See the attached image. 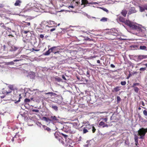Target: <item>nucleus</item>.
<instances>
[{"label": "nucleus", "instance_id": "obj_1", "mask_svg": "<svg viewBox=\"0 0 147 147\" xmlns=\"http://www.w3.org/2000/svg\"><path fill=\"white\" fill-rule=\"evenodd\" d=\"M119 34L117 30L113 29L111 30L108 32V34L107 36V38L109 40H114L118 36Z\"/></svg>", "mask_w": 147, "mask_h": 147}, {"label": "nucleus", "instance_id": "obj_2", "mask_svg": "<svg viewBox=\"0 0 147 147\" xmlns=\"http://www.w3.org/2000/svg\"><path fill=\"white\" fill-rule=\"evenodd\" d=\"M125 24L128 26L131 29L134 30H136L138 31H140L141 30V28L136 25L134 23L129 20H127Z\"/></svg>", "mask_w": 147, "mask_h": 147}, {"label": "nucleus", "instance_id": "obj_3", "mask_svg": "<svg viewBox=\"0 0 147 147\" xmlns=\"http://www.w3.org/2000/svg\"><path fill=\"white\" fill-rule=\"evenodd\" d=\"M125 24L128 26L131 29L134 30H136L138 31H140L141 30V28L136 25L134 23L129 20H127Z\"/></svg>", "mask_w": 147, "mask_h": 147}, {"label": "nucleus", "instance_id": "obj_4", "mask_svg": "<svg viewBox=\"0 0 147 147\" xmlns=\"http://www.w3.org/2000/svg\"><path fill=\"white\" fill-rule=\"evenodd\" d=\"M147 132V128L142 127L140 128L138 131V135L140 136L138 138L140 139H144L145 138V135Z\"/></svg>", "mask_w": 147, "mask_h": 147}, {"label": "nucleus", "instance_id": "obj_5", "mask_svg": "<svg viewBox=\"0 0 147 147\" xmlns=\"http://www.w3.org/2000/svg\"><path fill=\"white\" fill-rule=\"evenodd\" d=\"M139 85L141 86V85L140 83H134L133 84L132 86H131L133 88L134 91L136 93H138V92L139 89L138 87H136V86Z\"/></svg>", "mask_w": 147, "mask_h": 147}, {"label": "nucleus", "instance_id": "obj_6", "mask_svg": "<svg viewBox=\"0 0 147 147\" xmlns=\"http://www.w3.org/2000/svg\"><path fill=\"white\" fill-rule=\"evenodd\" d=\"M51 52H53L54 54H55L57 53H59V51L60 50L57 48L56 47H53L50 48Z\"/></svg>", "mask_w": 147, "mask_h": 147}, {"label": "nucleus", "instance_id": "obj_7", "mask_svg": "<svg viewBox=\"0 0 147 147\" xmlns=\"http://www.w3.org/2000/svg\"><path fill=\"white\" fill-rule=\"evenodd\" d=\"M48 23L51 25L50 27H56L57 26V23H55L54 21L50 20L48 22Z\"/></svg>", "mask_w": 147, "mask_h": 147}, {"label": "nucleus", "instance_id": "obj_8", "mask_svg": "<svg viewBox=\"0 0 147 147\" xmlns=\"http://www.w3.org/2000/svg\"><path fill=\"white\" fill-rule=\"evenodd\" d=\"M76 129L73 126L71 129H70L68 131L70 134H73L76 133Z\"/></svg>", "mask_w": 147, "mask_h": 147}, {"label": "nucleus", "instance_id": "obj_9", "mask_svg": "<svg viewBox=\"0 0 147 147\" xmlns=\"http://www.w3.org/2000/svg\"><path fill=\"white\" fill-rule=\"evenodd\" d=\"M136 12V11L135 10V8L134 7H131L129 10L128 14L129 15L131 14L135 13Z\"/></svg>", "mask_w": 147, "mask_h": 147}, {"label": "nucleus", "instance_id": "obj_10", "mask_svg": "<svg viewBox=\"0 0 147 147\" xmlns=\"http://www.w3.org/2000/svg\"><path fill=\"white\" fill-rule=\"evenodd\" d=\"M118 18L120 22L122 23H124L125 24L127 20H125V18H124L122 16H120L118 17Z\"/></svg>", "mask_w": 147, "mask_h": 147}, {"label": "nucleus", "instance_id": "obj_11", "mask_svg": "<svg viewBox=\"0 0 147 147\" xmlns=\"http://www.w3.org/2000/svg\"><path fill=\"white\" fill-rule=\"evenodd\" d=\"M22 3V1L21 0H16L15 3L14 5L15 6H21V4Z\"/></svg>", "mask_w": 147, "mask_h": 147}, {"label": "nucleus", "instance_id": "obj_12", "mask_svg": "<svg viewBox=\"0 0 147 147\" xmlns=\"http://www.w3.org/2000/svg\"><path fill=\"white\" fill-rule=\"evenodd\" d=\"M93 3H88V1L87 0H82V3L81 5H87L88 4H91Z\"/></svg>", "mask_w": 147, "mask_h": 147}, {"label": "nucleus", "instance_id": "obj_13", "mask_svg": "<svg viewBox=\"0 0 147 147\" xmlns=\"http://www.w3.org/2000/svg\"><path fill=\"white\" fill-rule=\"evenodd\" d=\"M138 137L137 136H136V135H135V137H134V140L135 141V145L136 146H135V147H139L138 146Z\"/></svg>", "mask_w": 147, "mask_h": 147}, {"label": "nucleus", "instance_id": "obj_14", "mask_svg": "<svg viewBox=\"0 0 147 147\" xmlns=\"http://www.w3.org/2000/svg\"><path fill=\"white\" fill-rule=\"evenodd\" d=\"M146 58H147V55H139L138 57V59L140 60Z\"/></svg>", "mask_w": 147, "mask_h": 147}, {"label": "nucleus", "instance_id": "obj_15", "mask_svg": "<svg viewBox=\"0 0 147 147\" xmlns=\"http://www.w3.org/2000/svg\"><path fill=\"white\" fill-rule=\"evenodd\" d=\"M50 121L54 122L58 120V119L55 116H51L50 117Z\"/></svg>", "mask_w": 147, "mask_h": 147}, {"label": "nucleus", "instance_id": "obj_16", "mask_svg": "<svg viewBox=\"0 0 147 147\" xmlns=\"http://www.w3.org/2000/svg\"><path fill=\"white\" fill-rule=\"evenodd\" d=\"M18 48L14 46H12L10 47V51H15L17 50L18 49Z\"/></svg>", "mask_w": 147, "mask_h": 147}, {"label": "nucleus", "instance_id": "obj_17", "mask_svg": "<svg viewBox=\"0 0 147 147\" xmlns=\"http://www.w3.org/2000/svg\"><path fill=\"white\" fill-rule=\"evenodd\" d=\"M121 14L124 17L126 16L127 11L125 9H123L121 13Z\"/></svg>", "mask_w": 147, "mask_h": 147}, {"label": "nucleus", "instance_id": "obj_18", "mask_svg": "<svg viewBox=\"0 0 147 147\" xmlns=\"http://www.w3.org/2000/svg\"><path fill=\"white\" fill-rule=\"evenodd\" d=\"M120 87L119 86H117L112 90V92H117L120 90Z\"/></svg>", "mask_w": 147, "mask_h": 147}, {"label": "nucleus", "instance_id": "obj_19", "mask_svg": "<svg viewBox=\"0 0 147 147\" xmlns=\"http://www.w3.org/2000/svg\"><path fill=\"white\" fill-rule=\"evenodd\" d=\"M50 107L56 111L58 110V107L56 106L53 105H50Z\"/></svg>", "mask_w": 147, "mask_h": 147}, {"label": "nucleus", "instance_id": "obj_20", "mask_svg": "<svg viewBox=\"0 0 147 147\" xmlns=\"http://www.w3.org/2000/svg\"><path fill=\"white\" fill-rule=\"evenodd\" d=\"M138 7L140 9V11L141 12L144 11L145 10L144 5L143 7H142L140 6H139Z\"/></svg>", "mask_w": 147, "mask_h": 147}, {"label": "nucleus", "instance_id": "obj_21", "mask_svg": "<svg viewBox=\"0 0 147 147\" xmlns=\"http://www.w3.org/2000/svg\"><path fill=\"white\" fill-rule=\"evenodd\" d=\"M87 125H86V127H84L83 128V132L84 134H86L88 132V130L87 129L88 128V127H87Z\"/></svg>", "mask_w": 147, "mask_h": 147}, {"label": "nucleus", "instance_id": "obj_22", "mask_svg": "<svg viewBox=\"0 0 147 147\" xmlns=\"http://www.w3.org/2000/svg\"><path fill=\"white\" fill-rule=\"evenodd\" d=\"M58 140L60 142H61L63 144H64V142L63 141V138L61 136L59 137L58 139Z\"/></svg>", "mask_w": 147, "mask_h": 147}, {"label": "nucleus", "instance_id": "obj_23", "mask_svg": "<svg viewBox=\"0 0 147 147\" xmlns=\"http://www.w3.org/2000/svg\"><path fill=\"white\" fill-rule=\"evenodd\" d=\"M130 48L133 50L136 49L138 48V46L136 45H131L130 46Z\"/></svg>", "mask_w": 147, "mask_h": 147}, {"label": "nucleus", "instance_id": "obj_24", "mask_svg": "<svg viewBox=\"0 0 147 147\" xmlns=\"http://www.w3.org/2000/svg\"><path fill=\"white\" fill-rule=\"evenodd\" d=\"M147 48V47L145 46H140V49L141 50H145Z\"/></svg>", "mask_w": 147, "mask_h": 147}, {"label": "nucleus", "instance_id": "obj_25", "mask_svg": "<svg viewBox=\"0 0 147 147\" xmlns=\"http://www.w3.org/2000/svg\"><path fill=\"white\" fill-rule=\"evenodd\" d=\"M50 49H49L45 53L44 55H49L50 54V53L51 52V51H50Z\"/></svg>", "mask_w": 147, "mask_h": 147}, {"label": "nucleus", "instance_id": "obj_26", "mask_svg": "<svg viewBox=\"0 0 147 147\" xmlns=\"http://www.w3.org/2000/svg\"><path fill=\"white\" fill-rule=\"evenodd\" d=\"M108 18H107L103 17L100 20V21L102 22H105L107 21Z\"/></svg>", "mask_w": 147, "mask_h": 147}, {"label": "nucleus", "instance_id": "obj_27", "mask_svg": "<svg viewBox=\"0 0 147 147\" xmlns=\"http://www.w3.org/2000/svg\"><path fill=\"white\" fill-rule=\"evenodd\" d=\"M55 81L58 82H60L62 81V80L59 77H57L55 78Z\"/></svg>", "mask_w": 147, "mask_h": 147}, {"label": "nucleus", "instance_id": "obj_28", "mask_svg": "<svg viewBox=\"0 0 147 147\" xmlns=\"http://www.w3.org/2000/svg\"><path fill=\"white\" fill-rule=\"evenodd\" d=\"M55 94L52 92H48L47 93H45V94L46 95L49 94L51 96H52L54 95Z\"/></svg>", "mask_w": 147, "mask_h": 147}, {"label": "nucleus", "instance_id": "obj_29", "mask_svg": "<svg viewBox=\"0 0 147 147\" xmlns=\"http://www.w3.org/2000/svg\"><path fill=\"white\" fill-rule=\"evenodd\" d=\"M43 119L46 121L47 122H48L49 121H50V119H49V118H47L46 117H43Z\"/></svg>", "mask_w": 147, "mask_h": 147}, {"label": "nucleus", "instance_id": "obj_30", "mask_svg": "<svg viewBox=\"0 0 147 147\" xmlns=\"http://www.w3.org/2000/svg\"><path fill=\"white\" fill-rule=\"evenodd\" d=\"M30 101V100L29 99L26 98L24 100V102L26 104L27 103L29 102Z\"/></svg>", "mask_w": 147, "mask_h": 147}, {"label": "nucleus", "instance_id": "obj_31", "mask_svg": "<svg viewBox=\"0 0 147 147\" xmlns=\"http://www.w3.org/2000/svg\"><path fill=\"white\" fill-rule=\"evenodd\" d=\"M19 96H20V97L19 98V100L18 101H17L15 102V103H17L19 102H20V99H21L22 98V97L21 96V94H20Z\"/></svg>", "mask_w": 147, "mask_h": 147}, {"label": "nucleus", "instance_id": "obj_32", "mask_svg": "<svg viewBox=\"0 0 147 147\" xmlns=\"http://www.w3.org/2000/svg\"><path fill=\"white\" fill-rule=\"evenodd\" d=\"M105 124V123L104 122H103V121H100L99 124V125L100 126H102L104 125Z\"/></svg>", "mask_w": 147, "mask_h": 147}, {"label": "nucleus", "instance_id": "obj_33", "mask_svg": "<svg viewBox=\"0 0 147 147\" xmlns=\"http://www.w3.org/2000/svg\"><path fill=\"white\" fill-rule=\"evenodd\" d=\"M146 69V67H141L140 69V70L142 71H144Z\"/></svg>", "mask_w": 147, "mask_h": 147}, {"label": "nucleus", "instance_id": "obj_34", "mask_svg": "<svg viewBox=\"0 0 147 147\" xmlns=\"http://www.w3.org/2000/svg\"><path fill=\"white\" fill-rule=\"evenodd\" d=\"M60 134L63 136L66 139L68 136L67 135L65 134L62 133H60Z\"/></svg>", "mask_w": 147, "mask_h": 147}, {"label": "nucleus", "instance_id": "obj_35", "mask_svg": "<svg viewBox=\"0 0 147 147\" xmlns=\"http://www.w3.org/2000/svg\"><path fill=\"white\" fill-rule=\"evenodd\" d=\"M143 113L145 116H147V111L146 110H144L143 111Z\"/></svg>", "mask_w": 147, "mask_h": 147}, {"label": "nucleus", "instance_id": "obj_36", "mask_svg": "<svg viewBox=\"0 0 147 147\" xmlns=\"http://www.w3.org/2000/svg\"><path fill=\"white\" fill-rule=\"evenodd\" d=\"M126 84V82L125 81H122L121 82V84L122 85H125Z\"/></svg>", "mask_w": 147, "mask_h": 147}, {"label": "nucleus", "instance_id": "obj_37", "mask_svg": "<svg viewBox=\"0 0 147 147\" xmlns=\"http://www.w3.org/2000/svg\"><path fill=\"white\" fill-rule=\"evenodd\" d=\"M45 130H47L48 131H50L51 130V129L49 128L48 127H46V128H45Z\"/></svg>", "mask_w": 147, "mask_h": 147}, {"label": "nucleus", "instance_id": "obj_38", "mask_svg": "<svg viewBox=\"0 0 147 147\" xmlns=\"http://www.w3.org/2000/svg\"><path fill=\"white\" fill-rule=\"evenodd\" d=\"M92 127V131L93 133H94L96 131V129L95 128V127L93 126Z\"/></svg>", "mask_w": 147, "mask_h": 147}, {"label": "nucleus", "instance_id": "obj_39", "mask_svg": "<svg viewBox=\"0 0 147 147\" xmlns=\"http://www.w3.org/2000/svg\"><path fill=\"white\" fill-rule=\"evenodd\" d=\"M121 98L120 96H117V101L118 102H119L121 100Z\"/></svg>", "mask_w": 147, "mask_h": 147}, {"label": "nucleus", "instance_id": "obj_40", "mask_svg": "<svg viewBox=\"0 0 147 147\" xmlns=\"http://www.w3.org/2000/svg\"><path fill=\"white\" fill-rule=\"evenodd\" d=\"M55 138L57 139H58L59 137H60L59 135L58 134H55Z\"/></svg>", "mask_w": 147, "mask_h": 147}, {"label": "nucleus", "instance_id": "obj_41", "mask_svg": "<svg viewBox=\"0 0 147 147\" xmlns=\"http://www.w3.org/2000/svg\"><path fill=\"white\" fill-rule=\"evenodd\" d=\"M140 103L143 106H145V104H144V102L142 101H141L140 102Z\"/></svg>", "mask_w": 147, "mask_h": 147}, {"label": "nucleus", "instance_id": "obj_42", "mask_svg": "<svg viewBox=\"0 0 147 147\" xmlns=\"http://www.w3.org/2000/svg\"><path fill=\"white\" fill-rule=\"evenodd\" d=\"M32 111L33 112H36L38 113L39 112V111L38 110H36V109H33L32 110Z\"/></svg>", "mask_w": 147, "mask_h": 147}, {"label": "nucleus", "instance_id": "obj_43", "mask_svg": "<svg viewBox=\"0 0 147 147\" xmlns=\"http://www.w3.org/2000/svg\"><path fill=\"white\" fill-rule=\"evenodd\" d=\"M40 37L42 39H43L44 37V35L42 34H41L40 35Z\"/></svg>", "mask_w": 147, "mask_h": 147}, {"label": "nucleus", "instance_id": "obj_44", "mask_svg": "<svg viewBox=\"0 0 147 147\" xmlns=\"http://www.w3.org/2000/svg\"><path fill=\"white\" fill-rule=\"evenodd\" d=\"M17 136V135H16L14 136V137H12V139H11V141H12V142H13L14 141V138H15V137H16Z\"/></svg>", "mask_w": 147, "mask_h": 147}, {"label": "nucleus", "instance_id": "obj_45", "mask_svg": "<svg viewBox=\"0 0 147 147\" xmlns=\"http://www.w3.org/2000/svg\"><path fill=\"white\" fill-rule=\"evenodd\" d=\"M62 78L65 80H66L67 79L64 75H62Z\"/></svg>", "mask_w": 147, "mask_h": 147}, {"label": "nucleus", "instance_id": "obj_46", "mask_svg": "<svg viewBox=\"0 0 147 147\" xmlns=\"http://www.w3.org/2000/svg\"><path fill=\"white\" fill-rule=\"evenodd\" d=\"M86 40H89V41H91V40H92V39H91L90 38H88V37H87L86 38Z\"/></svg>", "mask_w": 147, "mask_h": 147}, {"label": "nucleus", "instance_id": "obj_47", "mask_svg": "<svg viewBox=\"0 0 147 147\" xmlns=\"http://www.w3.org/2000/svg\"><path fill=\"white\" fill-rule=\"evenodd\" d=\"M123 40V39L121 37H120V38H115L116 40Z\"/></svg>", "mask_w": 147, "mask_h": 147}, {"label": "nucleus", "instance_id": "obj_48", "mask_svg": "<svg viewBox=\"0 0 147 147\" xmlns=\"http://www.w3.org/2000/svg\"><path fill=\"white\" fill-rule=\"evenodd\" d=\"M21 60H22L21 59H16L14 60L13 61L14 62H17V61H20Z\"/></svg>", "mask_w": 147, "mask_h": 147}, {"label": "nucleus", "instance_id": "obj_49", "mask_svg": "<svg viewBox=\"0 0 147 147\" xmlns=\"http://www.w3.org/2000/svg\"><path fill=\"white\" fill-rule=\"evenodd\" d=\"M110 67H112V68H115V65H114L113 64H111V65H110Z\"/></svg>", "mask_w": 147, "mask_h": 147}, {"label": "nucleus", "instance_id": "obj_50", "mask_svg": "<svg viewBox=\"0 0 147 147\" xmlns=\"http://www.w3.org/2000/svg\"><path fill=\"white\" fill-rule=\"evenodd\" d=\"M144 7L145 9L147 10V4H145L144 5Z\"/></svg>", "mask_w": 147, "mask_h": 147}, {"label": "nucleus", "instance_id": "obj_51", "mask_svg": "<svg viewBox=\"0 0 147 147\" xmlns=\"http://www.w3.org/2000/svg\"><path fill=\"white\" fill-rule=\"evenodd\" d=\"M108 125L107 124H104V125L102 126V127H108Z\"/></svg>", "mask_w": 147, "mask_h": 147}, {"label": "nucleus", "instance_id": "obj_52", "mask_svg": "<svg viewBox=\"0 0 147 147\" xmlns=\"http://www.w3.org/2000/svg\"><path fill=\"white\" fill-rule=\"evenodd\" d=\"M29 32V31H25L24 32V33L26 34L27 33H28Z\"/></svg>", "mask_w": 147, "mask_h": 147}, {"label": "nucleus", "instance_id": "obj_53", "mask_svg": "<svg viewBox=\"0 0 147 147\" xmlns=\"http://www.w3.org/2000/svg\"><path fill=\"white\" fill-rule=\"evenodd\" d=\"M55 28H53L50 30V31L51 32H53L55 30Z\"/></svg>", "mask_w": 147, "mask_h": 147}, {"label": "nucleus", "instance_id": "obj_54", "mask_svg": "<svg viewBox=\"0 0 147 147\" xmlns=\"http://www.w3.org/2000/svg\"><path fill=\"white\" fill-rule=\"evenodd\" d=\"M32 49L35 51H38L40 50L39 49H34V48H32Z\"/></svg>", "mask_w": 147, "mask_h": 147}, {"label": "nucleus", "instance_id": "obj_55", "mask_svg": "<svg viewBox=\"0 0 147 147\" xmlns=\"http://www.w3.org/2000/svg\"><path fill=\"white\" fill-rule=\"evenodd\" d=\"M26 23L27 24L26 25L28 26H30V22H26Z\"/></svg>", "mask_w": 147, "mask_h": 147}, {"label": "nucleus", "instance_id": "obj_56", "mask_svg": "<svg viewBox=\"0 0 147 147\" xmlns=\"http://www.w3.org/2000/svg\"><path fill=\"white\" fill-rule=\"evenodd\" d=\"M68 7H71L72 8H74V7L73 5H70V6H68Z\"/></svg>", "mask_w": 147, "mask_h": 147}, {"label": "nucleus", "instance_id": "obj_57", "mask_svg": "<svg viewBox=\"0 0 147 147\" xmlns=\"http://www.w3.org/2000/svg\"><path fill=\"white\" fill-rule=\"evenodd\" d=\"M76 3L77 4V5L78 6V4H80V2L79 1H77L76 2Z\"/></svg>", "mask_w": 147, "mask_h": 147}, {"label": "nucleus", "instance_id": "obj_58", "mask_svg": "<svg viewBox=\"0 0 147 147\" xmlns=\"http://www.w3.org/2000/svg\"><path fill=\"white\" fill-rule=\"evenodd\" d=\"M86 74H87V75H88V76H90V73H89V71H87Z\"/></svg>", "mask_w": 147, "mask_h": 147}, {"label": "nucleus", "instance_id": "obj_59", "mask_svg": "<svg viewBox=\"0 0 147 147\" xmlns=\"http://www.w3.org/2000/svg\"><path fill=\"white\" fill-rule=\"evenodd\" d=\"M11 92H7V91H6V92H5V91H4V93H6V94H8V93H9Z\"/></svg>", "mask_w": 147, "mask_h": 147}, {"label": "nucleus", "instance_id": "obj_60", "mask_svg": "<svg viewBox=\"0 0 147 147\" xmlns=\"http://www.w3.org/2000/svg\"><path fill=\"white\" fill-rule=\"evenodd\" d=\"M142 65H144L146 66V67H147V63L143 64Z\"/></svg>", "mask_w": 147, "mask_h": 147}, {"label": "nucleus", "instance_id": "obj_61", "mask_svg": "<svg viewBox=\"0 0 147 147\" xmlns=\"http://www.w3.org/2000/svg\"><path fill=\"white\" fill-rule=\"evenodd\" d=\"M104 120L105 122H106L107 121V118H105L104 119Z\"/></svg>", "mask_w": 147, "mask_h": 147}, {"label": "nucleus", "instance_id": "obj_62", "mask_svg": "<svg viewBox=\"0 0 147 147\" xmlns=\"http://www.w3.org/2000/svg\"><path fill=\"white\" fill-rule=\"evenodd\" d=\"M97 62L98 63H100V61L99 60H98L97 61Z\"/></svg>", "mask_w": 147, "mask_h": 147}, {"label": "nucleus", "instance_id": "obj_63", "mask_svg": "<svg viewBox=\"0 0 147 147\" xmlns=\"http://www.w3.org/2000/svg\"><path fill=\"white\" fill-rule=\"evenodd\" d=\"M104 10H105V11H106V12H109L108 10L107 9H104Z\"/></svg>", "mask_w": 147, "mask_h": 147}, {"label": "nucleus", "instance_id": "obj_64", "mask_svg": "<svg viewBox=\"0 0 147 147\" xmlns=\"http://www.w3.org/2000/svg\"><path fill=\"white\" fill-rule=\"evenodd\" d=\"M81 138H82V137L81 136H80L79 138V139L78 141H80Z\"/></svg>", "mask_w": 147, "mask_h": 147}]
</instances>
